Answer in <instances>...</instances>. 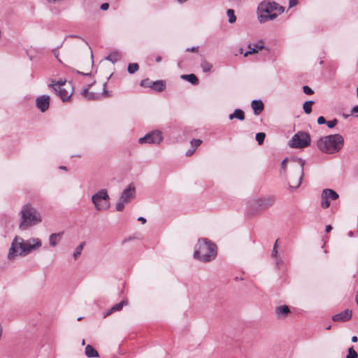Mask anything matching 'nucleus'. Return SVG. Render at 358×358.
I'll return each instance as SVG.
<instances>
[{"label":"nucleus","mask_w":358,"mask_h":358,"mask_svg":"<svg viewBox=\"0 0 358 358\" xmlns=\"http://www.w3.org/2000/svg\"><path fill=\"white\" fill-rule=\"evenodd\" d=\"M41 245V240L38 238H31L24 241L22 237L16 236L11 243L8 259L13 260L18 256H26L33 250L40 248Z\"/></svg>","instance_id":"obj_1"},{"label":"nucleus","mask_w":358,"mask_h":358,"mask_svg":"<svg viewBox=\"0 0 358 358\" xmlns=\"http://www.w3.org/2000/svg\"><path fill=\"white\" fill-rule=\"evenodd\" d=\"M284 12V8L270 0L262 1L257 7V18L264 23L275 20L278 15Z\"/></svg>","instance_id":"obj_2"},{"label":"nucleus","mask_w":358,"mask_h":358,"mask_svg":"<svg viewBox=\"0 0 358 358\" xmlns=\"http://www.w3.org/2000/svg\"><path fill=\"white\" fill-rule=\"evenodd\" d=\"M305 161L301 158H294L289 161L288 184L289 188L297 189L301 184L303 177Z\"/></svg>","instance_id":"obj_3"},{"label":"nucleus","mask_w":358,"mask_h":358,"mask_svg":"<svg viewBox=\"0 0 358 358\" xmlns=\"http://www.w3.org/2000/svg\"><path fill=\"white\" fill-rule=\"evenodd\" d=\"M217 247L206 238L199 239L195 245L194 257L201 262H208L215 258Z\"/></svg>","instance_id":"obj_4"},{"label":"nucleus","mask_w":358,"mask_h":358,"mask_svg":"<svg viewBox=\"0 0 358 358\" xmlns=\"http://www.w3.org/2000/svg\"><path fill=\"white\" fill-rule=\"evenodd\" d=\"M343 143V136L337 134L320 138L317 142V146L322 152L334 154L342 148Z\"/></svg>","instance_id":"obj_5"},{"label":"nucleus","mask_w":358,"mask_h":358,"mask_svg":"<svg viewBox=\"0 0 358 358\" xmlns=\"http://www.w3.org/2000/svg\"><path fill=\"white\" fill-rule=\"evenodd\" d=\"M20 214L21 222L19 228L22 231L39 224L42 220L41 214L29 203L22 207Z\"/></svg>","instance_id":"obj_6"},{"label":"nucleus","mask_w":358,"mask_h":358,"mask_svg":"<svg viewBox=\"0 0 358 358\" xmlns=\"http://www.w3.org/2000/svg\"><path fill=\"white\" fill-rule=\"evenodd\" d=\"M92 202L97 211H105L110 208V196L106 189H101L92 196Z\"/></svg>","instance_id":"obj_7"},{"label":"nucleus","mask_w":358,"mask_h":358,"mask_svg":"<svg viewBox=\"0 0 358 358\" xmlns=\"http://www.w3.org/2000/svg\"><path fill=\"white\" fill-rule=\"evenodd\" d=\"M310 138L307 133L299 132L293 136L289 145L292 148H302L310 145Z\"/></svg>","instance_id":"obj_8"},{"label":"nucleus","mask_w":358,"mask_h":358,"mask_svg":"<svg viewBox=\"0 0 358 358\" xmlns=\"http://www.w3.org/2000/svg\"><path fill=\"white\" fill-rule=\"evenodd\" d=\"M163 140L161 131L158 130L152 131L138 140L139 143H155L159 144Z\"/></svg>","instance_id":"obj_9"},{"label":"nucleus","mask_w":358,"mask_h":358,"mask_svg":"<svg viewBox=\"0 0 358 358\" xmlns=\"http://www.w3.org/2000/svg\"><path fill=\"white\" fill-rule=\"evenodd\" d=\"M338 198V194L331 189H324L321 195V206L327 208L330 206V201Z\"/></svg>","instance_id":"obj_10"},{"label":"nucleus","mask_w":358,"mask_h":358,"mask_svg":"<svg viewBox=\"0 0 358 358\" xmlns=\"http://www.w3.org/2000/svg\"><path fill=\"white\" fill-rule=\"evenodd\" d=\"M49 86L53 88L63 101L69 100L73 94L70 86L69 90L65 87H61V85H54L53 83H51Z\"/></svg>","instance_id":"obj_11"},{"label":"nucleus","mask_w":358,"mask_h":358,"mask_svg":"<svg viewBox=\"0 0 358 358\" xmlns=\"http://www.w3.org/2000/svg\"><path fill=\"white\" fill-rule=\"evenodd\" d=\"M275 199L273 196H266L257 199L255 205L262 210L267 209L275 203Z\"/></svg>","instance_id":"obj_12"},{"label":"nucleus","mask_w":358,"mask_h":358,"mask_svg":"<svg viewBox=\"0 0 358 358\" xmlns=\"http://www.w3.org/2000/svg\"><path fill=\"white\" fill-rule=\"evenodd\" d=\"M50 97L48 95H42L36 98V106L41 112H45L50 106Z\"/></svg>","instance_id":"obj_13"},{"label":"nucleus","mask_w":358,"mask_h":358,"mask_svg":"<svg viewBox=\"0 0 358 358\" xmlns=\"http://www.w3.org/2000/svg\"><path fill=\"white\" fill-rule=\"evenodd\" d=\"M135 187L131 184L122 191L120 198L126 203H129L135 197Z\"/></svg>","instance_id":"obj_14"},{"label":"nucleus","mask_w":358,"mask_h":358,"mask_svg":"<svg viewBox=\"0 0 358 358\" xmlns=\"http://www.w3.org/2000/svg\"><path fill=\"white\" fill-rule=\"evenodd\" d=\"M352 310L350 309H345V310L334 315L332 317V320L334 322H346L352 317Z\"/></svg>","instance_id":"obj_15"},{"label":"nucleus","mask_w":358,"mask_h":358,"mask_svg":"<svg viewBox=\"0 0 358 358\" xmlns=\"http://www.w3.org/2000/svg\"><path fill=\"white\" fill-rule=\"evenodd\" d=\"M248 47L249 50L244 53V57H248L249 55L257 53L259 50H262L264 47V42L260 41L254 45L249 44Z\"/></svg>","instance_id":"obj_16"},{"label":"nucleus","mask_w":358,"mask_h":358,"mask_svg":"<svg viewBox=\"0 0 358 358\" xmlns=\"http://www.w3.org/2000/svg\"><path fill=\"white\" fill-rule=\"evenodd\" d=\"M289 313V308L286 305L278 306L275 308V315L278 319H285Z\"/></svg>","instance_id":"obj_17"},{"label":"nucleus","mask_w":358,"mask_h":358,"mask_svg":"<svg viewBox=\"0 0 358 358\" xmlns=\"http://www.w3.org/2000/svg\"><path fill=\"white\" fill-rule=\"evenodd\" d=\"M251 107L255 115H259L264 110V104L261 100H253L251 103Z\"/></svg>","instance_id":"obj_18"},{"label":"nucleus","mask_w":358,"mask_h":358,"mask_svg":"<svg viewBox=\"0 0 358 358\" xmlns=\"http://www.w3.org/2000/svg\"><path fill=\"white\" fill-rule=\"evenodd\" d=\"M63 232L55 233L50 234L49 237V244L51 247H55L61 241Z\"/></svg>","instance_id":"obj_19"},{"label":"nucleus","mask_w":358,"mask_h":358,"mask_svg":"<svg viewBox=\"0 0 358 358\" xmlns=\"http://www.w3.org/2000/svg\"><path fill=\"white\" fill-rule=\"evenodd\" d=\"M127 304V301H122L121 302L115 304L111 307V308L104 315V317H108V315H111L112 313L120 311L122 309V308Z\"/></svg>","instance_id":"obj_20"},{"label":"nucleus","mask_w":358,"mask_h":358,"mask_svg":"<svg viewBox=\"0 0 358 358\" xmlns=\"http://www.w3.org/2000/svg\"><path fill=\"white\" fill-rule=\"evenodd\" d=\"M229 118L233 120L236 118L239 120H243L245 119V114L241 109H236L234 112L229 115Z\"/></svg>","instance_id":"obj_21"},{"label":"nucleus","mask_w":358,"mask_h":358,"mask_svg":"<svg viewBox=\"0 0 358 358\" xmlns=\"http://www.w3.org/2000/svg\"><path fill=\"white\" fill-rule=\"evenodd\" d=\"M152 89L157 92H162L165 89L166 83L164 80H157L152 83Z\"/></svg>","instance_id":"obj_22"},{"label":"nucleus","mask_w":358,"mask_h":358,"mask_svg":"<svg viewBox=\"0 0 358 358\" xmlns=\"http://www.w3.org/2000/svg\"><path fill=\"white\" fill-rule=\"evenodd\" d=\"M85 355L88 357H96L99 356L97 351L90 345L86 346Z\"/></svg>","instance_id":"obj_23"},{"label":"nucleus","mask_w":358,"mask_h":358,"mask_svg":"<svg viewBox=\"0 0 358 358\" xmlns=\"http://www.w3.org/2000/svg\"><path fill=\"white\" fill-rule=\"evenodd\" d=\"M82 94L88 99H97L99 97V94L92 92H89L88 89L83 90Z\"/></svg>","instance_id":"obj_24"},{"label":"nucleus","mask_w":358,"mask_h":358,"mask_svg":"<svg viewBox=\"0 0 358 358\" xmlns=\"http://www.w3.org/2000/svg\"><path fill=\"white\" fill-rule=\"evenodd\" d=\"M181 78L189 81L193 85H196L199 83V79L194 74L182 75Z\"/></svg>","instance_id":"obj_25"},{"label":"nucleus","mask_w":358,"mask_h":358,"mask_svg":"<svg viewBox=\"0 0 358 358\" xmlns=\"http://www.w3.org/2000/svg\"><path fill=\"white\" fill-rule=\"evenodd\" d=\"M227 15L228 17V22L230 24H233L236 21V16L235 15L234 10L233 9H228L227 10Z\"/></svg>","instance_id":"obj_26"},{"label":"nucleus","mask_w":358,"mask_h":358,"mask_svg":"<svg viewBox=\"0 0 358 358\" xmlns=\"http://www.w3.org/2000/svg\"><path fill=\"white\" fill-rule=\"evenodd\" d=\"M314 103L313 101H307L303 105V109L306 114H310L312 111V105Z\"/></svg>","instance_id":"obj_27"},{"label":"nucleus","mask_w":358,"mask_h":358,"mask_svg":"<svg viewBox=\"0 0 358 358\" xmlns=\"http://www.w3.org/2000/svg\"><path fill=\"white\" fill-rule=\"evenodd\" d=\"M84 245H85V243H82L78 246L76 247V248L73 254L74 259H77L78 257L80 255V254L83 250Z\"/></svg>","instance_id":"obj_28"},{"label":"nucleus","mask_w":358,"mask_h":358,"mask_svg":"<svg viewBox=\"0 0 358 358\" xmlns=\"http://www.w3.org/2000/svg\"><path fill=\"white\" fill-rule=\"evenodd\" d=\"M201 67L204 72H209L213 68V64L207 61H203Z\"/></svg>","instance_id":"obj_29"},{"label":"nucleus","mask_w":358,"mask_h":358,"mask_svg":"<svg viewBox=\"0 0 358 358\" xmlns=\"http://www.w3.org/2000/svg\"><path fill=\"white\" fill-rule=\"evenodd\" d=\"M127 70L129 73H134L138 70V64L136 63H131L129 64Z\"/></svg>","instance_id":"obj_30"},{"label":"nucleus","mask_w":358,"mask_h":358,"mask_svg":"<svg viewBox=\"0 0 358 358\" xmlns=\"http://www.w3.org/2000/svg\"><path fill=\"white\" fill-rule=\"evenodd\" d=\"M346 358H358V354L352 347L350 348L348 351Z\"/></svg>","instance_id":"obj_31"},{"label":"nucleus","mask_w":358,"mask_h":358,"mask_svg":"<svg viewBox=\"0 0 358 358\" xmlns=\"http://www.w3.org/2000/svg\"><path fill=\"white\" fill-rule=\"evenodd\" d=\"M120 58V55L117 52L112 53L107 57V59L111 61L113 63L115 62Z\"/></svg>","instance_id":"obj_32"},{"label":"nucleus","mask_w":358,"mask_h":358,"mask_svg":"<svg viewBox=\"0 0 358 358\" xmlns=\"http://www.w3.org/2000/svg\"><path fill=\"white\" fill-rule=\"evenodd\" d=\"M154 83V81H152L148 78H146V79L141 80L140 85L141 87L152 88V83Z\"/></svg>","instance_id":"obj_33"},{"label":"nucleus","mask_w":358,"mask_h":358,"mask_svg":"<svg viewBox=\"0 0 358 358\" xmlns=\"http://www.w3.org/2000/svg\"><path fill=\"white\" fill-rule=\"evenodd\" d=\"M265 136L266 135L263 132H259L256 134L255 138L259 145L263 143Z\"/></svg>","instance_id":"obj_34"},{"label":"nucleus","mask_w":358,"mask_h":358,"mask_svg":"<svg viewBox=\"0 0 358 358\" xmlns=\"http://www.w3.org/2000/svg\"><path fill=\"white\" fill-rule=\"evenodd\" d=\"M127 203L125 201H122L120 198L119 199L117 203H116L115 208L117 211H122L124 208V204Z\"/></svg>","instance_id":"obj_35"},{"label":"nucleus","mask_w":358,"mask_h":358,"mask_svg":"<svg viewBox=\"0 0 358 358\" xmlns=\"http://www.w3.org/2000/svg\"><path fill=\"white\" fill-rule=\"evenodd\" d=\"M127 203L125 201H122L120 198L119 199L117 203H116L115 208L117 211H122L124 208V204Z\"/></svg>","instance_id":"obj_36"},{"label":"nucleus","mask_w":358,"mask_h":358,"mask_svg":"<svg viewBox=\"0 0 358 358\" xmlns=\"http://www.w3.org/2000/svg\"><path fill=\"white\" fill-rule=\"evenodd\" d=\"M202 143V141L200 139H193L191 141V145L194 148H196L199 147Z\"/></svg>","instance_id":"obj_37"},{"label":"nucleus","mask_w":358,"mask_h":358,"mask_svg":"<svg viewBox=\"0 0 358 358\" xmlns=\"http://www.w3.org/2000/svg\"><path fill=\"white\" fill-rule=\"evenodd\" d=\"M278 240L275 241V243H274V245H273V250H272V252H271V256L272 257H277L278 256V250H277V248H278Z\"/></svg>","instance_id":"obj_38"},{"label":"nucleus","mask_w":358,"mask_h":358,"mask_svg":"<svg viewBox=\"0 0 358 358\" xmlns=\"http://www.w3.org/2000/svg\"><path fill=\"white\" fill-rule=\"evenodd\" d=\"M338 123V120L336 119H334L332 120L327 122V125L329 128L334 127Z\"/></svg>","instance_id":"obj_39"},{"label":"nucleus","mask_w":358,"mask_h":358,"mask_svg":"<svg viewBox=\"0 0 358 358\" xmlns=\"http://www.w3.org/2000/svg\"><path fill=\"white\" fill-rule=\"evenodd\" d=\"M303 92L306 94H312L313 93V91L308 86H303Z\"/></svg>","instance_id":"obj_40"},{"label":"nucleus","mask_w":358,"mask_h":358,"mask_svg":"<svg viewBox=\"0 0 358 358\" xmlns=\"http://www.w3.org/2000/svg\"><path fill=\"white\" fill-rule=\"evenodd\" d=\"M317 123L319 124H322L327 122L325 118L323 116H320L317 118Z\"/></svg>","instance_id":"obj_41"},{"label":"nucleus","mask_w":358,"mask_h":358,"mask_svg":"<svg viewBox=\"0 0 358 358\" xmlns=\"http://www.w3.org/2000/svg\"><path fill=\"white\" fill-rule=\"evenodd\" d=\"M298 3V0H289V6L290 8L295 6Z\"/></svg>","instance_id":"obj_42"},{"label":"nucleus","mask_w":358,"mask_h":358,"mask_svg":"<svg viewBox=\"0 0 358 358\" xmlns=\"http://www.w3.org/2000/svg\"><path fill=\"white\" fill-rule=\"evenodd\" d=\"M288 165H289V162H287V159H285L281 163V169L285 170L286 166H288Z\"/></svg>","instance_id":"obj_43"},{"label":"nucleus","mask_w":358,"mask_h":358,"mask_svg":"<svg viewBox=\"0 0 358 358\" xmlns=\"http://www.w3.org/2000/svg\"><path fill=\"white\" fill-rule=\"evenodd\" d=\"M109 8V4L108 3H104L101 5V9L103 10H107Z\"/></svg>","instance_id":"obj_44"},{"label":"nucleus","mask_w":358,"mask_h":358,"mask_svg":"<svg viewBox=\"0 0 358 358\" xmlns=\"http://www.w3.org/2000/svg\"><path fill=\"white\" fill-rule=\"evenodd\" d=\"M66 81L59 80L57 83L52 82L54 85H61V87H64Z\"/></svg>","instance_id":"obj_45"},{"label":"nucleus","mask_w":358,"mask_h":358,"mask_svg":"<svg viewBox=\"0 0 358 358\" xmlns=\"http://www.w3.org/2000/svg\"><path fill=\"white\" fill-rule=\"evenodd\" d=\"M194 152H195V148L190 149V150L187 151L186 155L187 156H191V155H192L194 154Z\"/></svg>","instance_id":"obj_46"},{"label":"nucleus","mask_w":358,"mask_h":358,"mask_svg":"<svg viewBox=\"0 0 358 358\" xmlns=\"http://www.w3.org/2000/svg\"><path fill=\"white\" fill-rule=\"evenodd\" d=\"M186 51L189 52V51H191V52H197L198 51V47H193L191 49L190 48H187L186 50Z\"/></svg>","instance_id":"obj_47"},{"label":"nucleus","mask_w":358,"mask_h":358,"mask_svg":"<svg viewBox=\"0 0 358 358\" xmlns=\"http://www.w3.org/2000/svg\"><path fill=\"white\" fill-rule=\"evenodd\" d=\"M138 221H140V222H142V224H145V223L146 222V219H145V218H144L143 217H139L138 218Z\"/></svg>","instance_id":"obj_48"},{"label":"nucleus","mask_w":358,"mask_h":358,"mask_svg":"<svg viewBox=\"0 0 358 358\" xmlns=\"http://www.w3.org/2000/svg\"><path fill=\"white\" fill-rule=\"evenodd\" d=\"M331 230H332V227L331 225L326 226L325 231H326L327 233L330 232Z\"/></svg>","instance_id":"obj_49"},{"label":"nucleus","mask_w":358,"mask_h":358,"mask_svg":"<svg viewBox=\"0 0 358 358\" xmlns=\"http://www.w3.org/2000/svg\"><path fill=\"white\" fill-rule=\"evenodd\" d=\"M352 113H358V106H355L352 108Z\"/></svg>","instance_id":"obj_50"},{"label":"nucleus","mask_w":358,"mask_h":358,"mask_svg":"<svg viewBox=\"0 0 358 358\" xmlns=\"http://www.w3.org/2000/svg\"><path fill=\"white\" fill-rule=\"evenodd\" d=\"M352 341L355 343L357 341V337L356 336H354L352 337Z\"/></svg>","instance_id":"obj_51"},{"label":"nucleus","mask_w":358,"mask_h":358,"mask_svg":"<svg viewBox=\"0 0 358 358\" xmlns=\"http://www.w3.org/2000/svg\"><path fill=\"white\" fill-rule=\"evenodd\" d=\"M155 60L157 62H159L162 60V57L160 56H157L156 57Z\"/></svg>","instance_id":"obj_52"},{"label":"nucleus","mask_w":358,"mask_h":358,"mask_svg":"<svg viewBox=\"0 0 358 358\" xmlns=\"http://www.w3.org/2000/svg\"><path fill=\"white\" fill-rule=\"evenodd\" d=\"M54 53H55V57H56L57 58V59L59 60V62L62 63V61L58 58V55H58V52H57V51H55V52H54Z\"/></svg>","instance_id":"obj_53"},{"label":"nucleus","mask_w":358,"mask_h":358,"mask_svg":"<svg viewBox=\"0 0 358 358\" xmlns=\"http://www.w3.org/2000/svg\"><path fill=\"white\" fill-rule=\"evenodd\" d=\"M180 3H183L187 1V0H178Z\"/></svg>","instance_id":"obj_54"},{"label":"nucleus","mask_w":358,"mask_h":358,"mask_svg":"<svg viewBox=\"0 0 358 358\" xmlns=\"http://www.w3.org/2000/svg\"><path fill=\"white\" fill-rule=\"evenodd\" d=\"M353 236L352 231L349 232V236L352 237Z\"/></svg>","instance_id":"obj_55"},{"label":"nucleus","mask_w":358,"mask_h":358,"mask_svg":"<svg viewBox=\"0 0 358 358\" xmlns=\"http://www.w3.org/2000/svg\"><path fill=\"white\" fill-rule=\"evenodd\" d=\"M83 74L85 75V76H88V75L90 74V73H83Z\"/></svg>","instance_id":"obj_56"},{"label":"nucleus","mask_w":358,"mask_h":358,"mask_svg":"<svg viewBox=\"0 0 358 358\" xmlns=\"http://www.w3.org/2000/svg\"><path fill=\"white\" fill-rule=\"evenodd\" d=\"M85 344V340L83 339V340L82 341V345H84Z\"/></svg>","instance_id":"obj_57"},{"label":"nucleus","mask_w":358,"mask_h":358,"mask_svg":"<svg viewBox=\"0 0 358 358\" xmlns=\"http://www.w3.org/2000/svg\"><path fill=\"white\" fill-rule=\"evenodd\" d=\"M343 116H344V117H345V118H347V117H349V115H345V114H344V115H343Z\"/></svg>","instance_id":"obj_58"},{"label":"nucleus","mask_w":358,"mask_h":358,"mask_svg":"<svg viewBox=\"0 0 358 358\" xmlns=\"http://www.w3.org/2000/svg\"><path fill=\"white\" fill-rule=\"evenodd\" d=\"M60 169L66 170V168L65 166H61Z\"/></svg>","instance_id":"obj_59"},{"label":"nucleus","mask_w":358,"mask_h":358,"mask_svg":"<svg viewBox=\"0 0 358 358\" xmlns=\"http://www.w3.org/2000/svg\"><path fill=\"white\" fill-rule=\"evenodd\" d=\"M357 97H358V87L357 88Z\"/></svg>","instance_id":"obj_60"},{"label":"nucleus","mask_w":358,"mask_h":358,"mask_svg":"<svg viewBox=\"0 0 358 358\" xmlns=\"http://www.w3.org/2000/svg\"><path fill=\"white\" fill-rule=\"evenodd\" d=\"M330 328H331V326H329L327 327V329H330Z\"/></svg>","instance_id":"obj_61"},{"label":"nucleus","mask_w":358,"mask_h":358,"mask_svg":"<svg viewBox=\"0 0 358 358\" xmlns=\"http://www.w3.org/2000/svg\"><path fill=\"white\" fill-rule=\"evenodd\" d=\"M357 117H358V115H357Z\"/></svg>","instance_id":"obj_62"}]
</instances>
